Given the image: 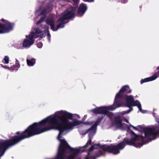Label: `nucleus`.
Listing matches in <instances>:
<instances>
[{
  "instance_id": "bb28decb",
  "label": "nucleus",
  "mask_w": 159,
  "mask_h": 159,
  "mask_svg": "<svg viewBox=\"0 0 159 159\" xmlns=\"http://www.w3.org/2000/svg\"><path fill=\"white\" fill-rule=\"evenodd\" d=\"M40 34H41L39 35V37L41 38H43L46 35V33L45 31L43 32V31Z\"/></svg>"
},
{
  "instance_id": "37998d69",
  "label": "nucleus",
  "mask_w": 159,
  "mask_h": 159,
  "mask_svg": "<svg viewBox=\"0 0 159 159\" xmlns=\"http://www.w3.org/2000/svg\"><path fill=\"white\" fill-rule=\"evenodd\" d=\"M125 122H126L127 123H129L128 120H126Z\"/></svg>"
},
{
  "instance_id": "a878e982",
  "label": "nucleus",
  "mask_w": 159,
  "mask_h": 159,
  "mask_svg": "<svg viewBox=\"0 0 159 159\" xmlns=\"http://www.w3.org/2000/svg\"><path fill=\"white\" fill-rule=\"evenodd\" d=\"M3 60L5 61V63L6 64H8L9 62V58L8 56H5Z\"/></svg>"
},
{
  "instance_id": "0eeeda50",
  "label": "nucleus",
  "mask_w": 159,
  "mask_h": 159,
  "mask_svg": "<svg viewBox=\"0 0 159 159\" xmlns=\"http://www.w3.org/2000/svg\"><path fill=\"white\" fill-rule=\"evenodd\" d=\"M156 121L159 124V118H156ZM157 130L155 131V129L149 127L144 128L143 130L145 134V137L149 138L151 136H153V138L152 139H155L156 138V136L159 134V128L157 127Z\"/></svg>"
},
{
  "instance_id": "f3484780",
  "label": "nucleus",
  "mask_w": 159,
  "mask_h": 159,
  "mask_svg": "<svg viewBox=\"0 0 159 159\" xmlns=\"http://www.w3.org/2000/svg\"><path fill=\"white\" fill-rule=\"evenodd\" d=\"M116 106V105H115ZM116 107L115 108H111V107H107V109H108L107 110V113L106 114H104V115H106L108 117L111 119L112 120V117L114 115V114L113 113L111 112H110L108 111L109 110H114L116 108Z\"/></svg>"
},
{
  "instance_id": "f03ea898",
  "label": "nucleus",
  "mask_w": 159,
  "mask_h": 159,
  "mask_svg": "<svg viewBox=\"0 0 159 159\" xmlns=\"http://www.w3.org/2000/svg\"><path fill=\"white\" fill-rule=\"evenodd\" d=\"M131 90L128 85H125L123 86L120 89L118 93H117L115 98V100L113 104L116 105V108L122 106V102L120 99L125 95H127V94L130 93Z\"/></svg>"
},
{
  "instance_id": "aec40b11",
  "label": "nucleus",
  "mask_w": 159,
  "mask_h": 159,
  "mask_svg": "<svg viewBox=\"0 0 159 159\" xmlns=\"http://www.w3.org/2000/svg\"><path fill=\"white\" fill-rule=\"evenodd\" d=\"M48 8V6H47L46 8L44 9L41 11L39 15H41L43 16L46 17L47 10Z\"/></svg>"
},
{
  "instance_id": "4468645a",
  "label": "nucleus",
  "mask_w": 159,
  "mask_h": 159,
  "mask_svg": "<svg viewBox=\"0 0 159 159\" xmlns=\"http://www.w3.org/2000/svg\"><path fill=\"white\" fill-rule=\"evenodd\" d=\"M122 121V120L120 116H117L115 117L114 119V123L116 127L120 128L123 127Z\"/></svg>"
},
{
  "instance_id": "7ed1b4c3",
  "label": "nucleus",
  "mask_w": 159,
  "mask_h": 159,
  "mask_svg": "<svg viewBox=\"0 0 159 159\" xmlns=\"http://www.w3.org/2000/svg\"><path fill=\"white\" fill-rule=\"evenodd\" d=\"M100 149H102L103 152H107L109 153H112L116 155L120 152V151L123 149L120 143L116 145H113L112 144L110 145H102Z\"/></svg>"
},
{
  "instance_id": "dca6fc26",
  "label": "nucleus",
  "mask_w": 159,
  "mask_h": 159,
  "mask_svg": "<svg viewBox=\"0 0 159 159\" xmlns=\"http://www.w3.org/2000/svg\"><path fill=\"white\" fill-rule=\"evenodd\" d=\"M157 78V75L156 74H154L152 76L149 77L147 78L143 79H142L140 81V83L143 84L145 82H149Z\"/></svg>"
},
{
  "instance_id": "f8f14e48",
  "label": "nucleus",
  "mask_w": 159,
  "mask_h": 159,
  "mask_svg": "<svg viewBox=\"0 0 159 159\" xmlns=\"http://www.w3.org/2000/svg\"><path fill=\"white\" fill-rule=\"evenodd\" d=\"M107 106H102L97 107L91 110V111L95 114L107 113Z\"/></svg>"
},
{
  "instance_id": "4be33fe9",
  "label": "nucleus",
  "mask_w": 159,
  "mask_h": 159,
  "mask_svg": "<svg viewBox=\"0 0 159 159\" xmlns=\"http://www.w3.org/2000/svg\"><path fill=\"white\" fill-rule=\"evenodd\" d=\"M68 20L66 16H65L64 14L63 15L61 16L57 20V21L59 22H63L65 20Z\"/></svg>"
},
{
  "instance_id": "6e6552de",
  "label": "nucleus",
  "mask_w": 159,
  "mask_h": 159,
  "mask_svg": "<svg viewBox=\"0 0 159 159\" xmlns=\"http://www.w3.org/2000/svg\"><path fill=\"white\" fill-rule=\"evenodd\" d=\"M137 137H133L130 139L124 138L123 140L120 142L123 149L124 148L126 145H132L136 147L139 146L140 144L137 142Z\"/></svg>"
},
{
  "instance_id": "c03bdc74",
  "label": "nucleus",
  "mask_w": 159,
  "mask_h": 159,
  "mask_svg": "<svg viewBox=\"0 0 159 159\" xmlns=\"http://www.w3.org/2000/svg\"><path fill=\"white\" fill-rule=\"evenodd\" d=\"M139 127H140V128L142 127V126L141 125H139Z\"/></svg>"
},
{
  "instance_id": "5701e85b",
  "label": "nucleus",
  "mask_w": 159,
  "mask_h": 159,
  "mask_svg": "<svg viewBox=\"0 0 159 159\" xmlns=\"http://www.w3.org/2000/svg\"><path fill=\"white\" fill-rule=\"evenodd\" d=\"M72 125H73V127L76 125H78L80 124H82V121H80L76 120H75L72 122Z\"/></svg>"
},
{
  "instance_id": "cd10ccee",
  "label": "nucleus",
  "mask_w": 159,
  "mask_h": 159,
  "mask_svg": "<svg viewBox=\"0 0 159 159\" xmlns=\"http://www.w3.org/2000/svg\"><path fill=\"white\" fill-rule=\"evenodd\" d=\"M82 124L87 125H91L93 124V122H82Z\"/></svg>"
},
{
  "instance_id": "4c0bfd02",
  "label": "nucleus",
  "mask_w": 159,
  "mask_h": 159,
  "mask_svg": "<svg viewBox=\"0 0 159 159\" xmlns=\"http://www.w3.org/2000/svg\"><path fill=\"white\" fill-rule=\"evenodd\" d=\"M31 36H32L33 37V35L32 34H31V35H29L28 36H26V38H29V39H30V38L31 37Z\"/></svg>"
},
{
  "instance_id": "a211bd4d",
  "label": "nucleus",
  "mask_w": 159,
  "mask_h": 159,
  "mask_svg": "<svg viewBox=\"0 0 159 159\" xmlns=\"http://www.w3.org/2000/svg\"><path fill=\"white\" fill-rule=\"evenodd\" d=\"M20 67V64L19 63V61L17 59H16V64L10 67V71H13L14 70H17Z\"/></svg>"
},
{
  "instance_id": "7c9ffc66",
  "label": "nucleus",
  "mask_w": 159,
  "mask_h": 159,
  "mask_svg": "<svg viewBox=\"0 0 159 159\" xmlns=\"http://www.w3.org/2000/svg\"><path fill=\"white\" fill-rule=\"evenodd\" d=\"M33 32H32L31 33V34L33 35V38H37L39 37V35H38L39 34H38L37 33L34 34L33 33Z\"/></svg>"
},
{
  "instance_id": "f257e3e1",
  "label": "nucleus",
  "mask_w": 159,
  "mask_h": 159,
  "mask_svg": "<svg viewBox=\"0 0 159 159\" xmlns=\"http://www.w3.org/2000/svg\"><path fill=\"white\" fill-rule=\"evenodd\" d=\"M15 135L8 140H6L0 142V152H1L0 157L4 155L6 149L9 147L15 145L20 142L28 138H25L27 136L26 132L25 130L21 132L17 131Z\"/></svg>"
},
{
  "instance_id": "2eb2a0df",
  "label": "nucleus",
  "mask_w": 159,
  "mask_h": 159,
  "mask_svg": "<svg viewBox=\"0 0 159 159\" xmlns=\"http://www.w3.org/2000/svg\"><path fill=\"white\" fill-rule=\"evenodd\" d=\"M34 43V40L33 39V37L31 36L29 40L27 39H24L23 43V46L24 47L26 48L32 45Z\"/></svg>"
},
{
  "instance_id": "58836bf2",
  "label": "nucleus",
  "mask_w": 159,
  "mask_h": 159,
  "mask_svg": "<svg viewBox=\"0 0 159 159\" xmlns=\"http://www.w3.org/2000/svg\"><path fill=\"white\" fill-rule=\"evenodd\" d=\"M1 20L2 22H5V23H6L7 21H8L7 20H5L3 19H1Z\"/></svg>"
},
{
  "instance_id": "ddd939ff",
  "label": "nucleus",
  "mask_w": 159,
  "mask_h": 159,
  "mask_svg": "<svg viewBox=\"0 0 159 159\" xmlns=\"http://www.w3.org/2000/svg\"><path fill=\"white\" fill-rule=\"evenodd\" d=\"M86 4L84 3L80 4L78 9L77 14L79 16H82L87 10Z\"/></svg>"
},
{
  "instance_id": "9d476101",
  "label": "nucleus",
  "mask_w": 159,
  "mask_h": 159,
  "mask_svg": "<svg viewBox=\"0 0 159 159\" xmlns=\"http://www.w3.org/2000/svg\"><path fill=\"white\" fill-rule=\"evenodd\" d=\"M46 23L50 26L51 29L54 31H57L60 28H63L65 27L66 23H61L59 24L55 28L54 21L53 19H48L46 20Z\"/></svg>"
},
{
  "instance_id": "e433bc0d",
  "label": "nucleus",
  "mask_w": 159,
  "mask_h": 159,
  "mask_svg": "<svg viewBox=\"0 0 159 159\" xmlns=\"http://www.w3.org/2000/svg\"><path fill=\"white\" fill-rule=\"evenodd\" d=\"M120 1L122 3H125L128 1V0H120Z\"/></svg>"
},
{
  "instance_id": "393cba45",
  "label": "nucleus",
  "mask_w": 159,
  "mask_h": 159,
  "mask_svg": "<svg viewBox=\"0 0 159 159\" xmlns=\"http://www.w3.org/2000/svg\"><path fill=\"white\" fill-rule=\"evenodd\" d=\"M46 17H45L42 16V17L40 19L36 22V24L37 25H39L41 22H43L45 18Z\"/></svg>"
},
{
  "instance_id": "c756f323",
  "label": "nucleus",
  "mask_w": 159,
  "mask_h": 159,
  "mask_svg": "<svg viewBox=\"0 0 159 159\" xmlns=\"http://www.w3.org/2000/svg\"><path fill=\"white\" fill-rule=\"evenodd\" d=\"M129 109L127 110L126 111H125L124 112V113L125 114H128L131 111H132L133 110V108L131 107L129 108Z\"/></svg>"
},
{
  "instance_id": "20e7f679",
  "label": "nucleus",
  "mask_w": 159,
  "mask_h": 159,
  "mask_svg": "<svg viewBox=\"0 0 159 159\" xmlns=\"http://www.w3.org/2000/svg\"><path fill=\"white\" fill-rule=\"evenodd\" d=\"M101 146L100 143L95 144L94 145H92L91 147L89 148L88 154L84 159H96V158L98 157L102 156H104L105 155V153L103 152L102 149L99 148V149L96 151L95 153V156L93 157L89 156L90 153V152L93 151L94 149L98 148V147L100 146L101 147ZM80 152L76 154L74 159H75V157L78 155H77L80 153ZM78 159H80L79 158Z\"/></svg>"
},
{
  "instance_id": "9b49d317",
  "label": "nucleus",
  "mask_w": 159,
  "mask_h": 159,
  "mask_svg": "<svg viewBox=\"0 0 159 159\" xmlns=\"http://www.w3.org/2000/svg\"><path fill=\"white\" fill-rule=\"evenodd\" d=\"M74 9V7H71L67 8L63 13L68 20L71 19L75 16Z\"/></svg>"
},
{
  "instance_id": "f704fd0d",
  "label": "nucleus",
  "mask_w": 159,
  "mask_h": 159,
  "mask_svg": "<svg viewBox=\"0 0 159 159\" xmlns=\"http://www.w3.org/2000/svg\"><path fill=\"white\" fill-rule=\"evenodd\" d=\"M73 1L75 5H77L79 2V0H73Z\"/></svg>"
},
{
  "instance_id": "6ab92c4d",
  "label": "nucleus",
  "mask_w": 159,
  "mask_h": 159,
  "mask_svg": "<svg viewBox=\"0 0 159 159\" xmlns=\"http://www.w3.org/2000/svg\"><path fill=\"white\" fill-rule=\"evenodd\" d=\"M26 61L27 65L29 66H32L35 63V59L33 58L30 60L27 59Z\"/></svg>"
},
{
  "instance_id": "72a5a7b5",
  "label": "nucleus",
  "mask_w": 159,
  "mask_h": 159,
  "mask_svg": "<svg viewBox=\"0 0 159 159\" xmlns=\"http://www.w3.org/2000/svg\"><path fill=\"white\" fill-rule=\"evenodd\" d=\"M47 36V37L48 38V40H49V41H50L51 35H50V33H49V32H48V33Z\"/></svg>"
},
{
  "instance_id": "79ce46f5",
  "label": "nucleus",
  "mask_w": 159,
  "mask_h": 159,
  "mask_svg": "<svg viewBox=\"0 0 159 159\" xmlns=\"http://www.w3.org/2000/svg\"><path fill=\"white\" fill-rule=\"evenodd\" d=\"M130 126L132 127H133V129H134V127H135V126H134L132 125H130Z\"/></svg>"
},
{
  "instance_id": "a19ab883",
  "label": "nucleus",
  "mask_w": 159,
  "mask_h": 159,
  "mask_svg": "<svg viewBox=\"0 0 159 159\" xmlns=\"http://www.w3.org/2000/svg\"><path fill=\"white\" fill-rule=\"evenodd\" d=\"M134 129H135L136 130H139L138 129L137 127H134Z\"/></svg>"
},
{
  "instance_id": "39448f33",
  "label": "nucleus",
  "mask_w": 159,
  "mask_h": 159,
  "mask_svg": "<svg viewBox=\"0 0 159 159\" xmlns=\"http://www.w3.org/2000/svg\"><path fill=\"white\" fill-rule=\"evenodd\" d=\"M102 119V116L99 117L96 120L95 123L86 131V133H88V132H89V140H88L86 145L83 147L84 148H87L89 147V145H91L92 137L90 136V135L92 134H94L97 126L100 122Z\"/></svg>"
},
{
  "instance_id": "c85d7f7f",
  "label": "nucleus",
  "mask_w": 159,
  "mask_h": 159,
  "mask_svg": "<svg viewBox=\"0 0 159 159\" xmlns=\"http://www.w3.org/2000/svg\"><path fill=\"white\" fill-rule=\"evenodd\" d=\"M37 46L38 48H41L43 46V43L41 42H39L37 43Z\"/></svg>"
},
{
  "instance_id": "ea45409f",
  "label": "nucleus",
  "mask_w": 159,
  "mask_h": 159,
  "mask_svg": "<svg viewBox=\"0 0 159 159\" xmlns=\"http://www.w3.org/2000/svg\"><path fill=\"white\" fill-rule=\"evenodd\" d=\"M84 0L86 1L89 2H92L94 1V0Z\"/></svg>"
},
{
  "instance_id": "412c9836",
  "label": "nucleus",
  "mask_w": 159,
  "mask_h": 159,
  "mask_svg": "<svg viewBox=\"0 0 159 159\" xmlns=\"http://www.w3.org/2000/svg\"><path fill=\"white\" fill-rule=\"evenodd\" d=\"M131 134H132L133 135H134V136H134V137H137V141H138V140H139V137H142V139L143 140V139H144V138H148V139H150V141H151V140H152V139H150V137H149V138H148V137H145V136H144V137H143V136H138V135H137V134H135L134 132L133 131L131 130Z\"/></svg>"
},
{
  "instance_id": "423d86ee",
  "label": "nucleus",
  "mask_w": 159,
  "mask_h": 159,
  "mask_svg": "<svg viewBox=\"0 0 159 159\" xmlns=\"http://www.w3.org/2000/svg\"><path fill=\"white\" fill-rule=\"evenodd\" d=\"M122 99L125 100L126 105L127 107L130 108V107H131L137 106L139 111L143 112L141 104L140 102H139L138 104H137L136 103L137 101H134L132 95L128 96L127 95H125L122 98H121L120 100L121 101Z\"/></svg>"
},
{
  "instance_id": "2f4dec72",
  "label": "nucleus",
  "mask_w": 159,
  "mask_h": 159,
  "mask_svg": "<svg viewBox=\"0 0 159 159\" xmlns=\"http://www.w3.org/2000/svg\"><path fill=\"white\" fill-rule=\"evenodd\" d=\"M0 65L2 67H3L6 69H8L9 70H10V67L7 66L6 65L3 66L2 64H0Z\"/></svg>"
},
{
  "instance_id": "b1692460",
  "label": "nucleus",
  "mask_w": 159,
  "mask_h": 159,
  "mask_svg": "<svg viewBox=\"0 0 159 159\" xmlns=\"http://www.w3.org/2000/svg\"><path fill=\"white\" fill-rule=\"evenodd\" d=\"M34 30L35 31V32H34L33 33L35 34L37 33L38 34H39L42 32V30L39 28H35L34 29Z\"/></svg>"
},
{
  "instance_id": "1a4fd4ad",
  "label": "nucleus",
  "mask_w": 159,
  "mask_h": 159,
  "mask_svg": "<svg viewBox=\"0 0 159 159\" xmlns=\"http://www.w3.org/2000/svg\"><path fill=\"white\" fill-rule=\"evenodd\" d=\"M14 25L13 23L7 21L6 23L2 24L0 23V34L8 33L13 30Z\"/></svg>"
},
{
  "instance_id": "a18cd8bd",
  "label": "nucleus",
  "mask_w": 159,
  "mask_h": 159,
  "mask_svg": "<svg viewBox=\"0 0 159 159\" xmlns=\"http://www.w3.org/2000/svg\"><path fill=\"white\" fill-rule=\"evenodd\" d=\"M85 116H84V117H85Z\"/></svg>"
},
{
  "instance_id": "473e14b6",
  "label": "nucleus",
  "mask_w": 159,
  "mask_h": 159,
  "mask_svg": "<svg viewBox=\"0 0 159 159\" xmlns=\"http://www.w3.org/2000/svg\"><path fill=\"white\" fill-rule=\"evenodd\" d=\"M64 159H74V158H71V156H66V155H65V158Z\"/></svg>"
},
{
  "instance_id": "c9c22d12",
  "label": "nucleus",
  "mask_w": 159,
  "mask_h": 159,
  "mask_svg": "<svg viewBox=\"0 0 159 159\" xmlns=\"http://www.w3.org/2000/svg\"><path fill=\"white\" fill-rule=\"evenodd\" d=\"M157 69L158 70V71L157 72L155 73L154 74H156L157 76V75H159V66L157 67Z\"/></svg>"
}]
</instances>
